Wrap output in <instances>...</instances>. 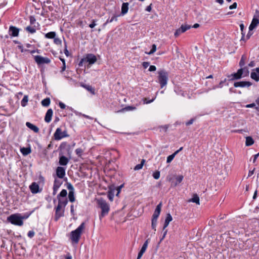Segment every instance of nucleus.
I'll use <instances>...</instances> for the list:
<instances>
[{"label":"nucleus","instance_id":"obj_1","mask_svg":"<svg viewBox=\"0 0 259 259\" xmlns=\"http://www.w3.org/2000/svg\"><path fill=\"white\" fill-rule=\"evenodd\" d=\"M97 203L98 207L101 209V213L99 214V218L101 220L108 214L110 211V206L106 201L102 198L98 199Z\"/></svg>","mask_w":259,"mask_h":259},{"label":"nucleus","instance_id":"obj_2","mask_svg":"<svg viewBox=\"0 0 259 259\" xmlns=\"http://www.w3.org/2000/svg\"><path fill=\"white\" fill-rule=\"evenodd\" d=\"M158 81L160 85L161 88H163L167 84L168 74L167 71L164 69H161L158 71Z\"/></svg>","mask_w":259,"mask_h":259},{"label":"nucleus","instance_id":"obj_3","mask_svg":"<svg viewBox=\"0 0 259 259\" xmlns=\"http://www.w3.org/2000/svg\"><path fill=\"white\" fill-rule=\"evenodd\" d=\"M23 219L20 214H14L9 216L7 220L13 225L21 226L23 224Z\"/></svg>","mask_w":259,"mask_h":259},{"label":"nucleus","instance_id":"obj_4","mask_svg":"<svg viewBox=\"0 0 259 259\" xmlns=\"http://www.w3.org/2000/svg\"><path fill=\"white\" fill-rule=\"evenodd\" d=\"M81 234V225L71 233L70 239L72 242L77 243Z\"/></svg>","mask_w":259,"mask_h":259},{"label":"nucleus","instance_id":"obj_5","mask_svg":"<svg viewBox=\"0 0 259 259\" xmlns=\"http://www.w3.org/2000/svg\"><path fill=\"white\" fill-rule=\"evenodd\" d=\"M68 136L67 132L66 131H62L61 128H57L54 134L55 140L58 141Z\"/></svg>","mask_w":259,"mask_h":259},{"label":"nucleus","instance_id":"obj_6","mask_svg":"<svg viewBox=\"0 0 259 259\" xmlns=\"http://www.w3.org/2000/svg\"><path fill=\"white\" fill-rule=\"evenodd\" d=\"M97 57L93 54H88L86 57L82 58V64L88 63L89 65H92L97 61Z\"/></svg>","mask_w":259,"mask_h":259},{"label":"nucleus","instance_id":"obj_7","mask_svg":"<svg viewBox=\"0 0 259 259\" xmlns=\"http://www.w3.org/2000/svg\"><path fill=\"white\" fill-rule=\"evenodd\" d=\"M34 60L38 65L49 64L51 62V60L49 58L39 55L34 57Z\"/></svg>","mask_w":259,"mask_h":259},{"label":"nucleus","instance_id":"obj_8","mask_svg":"<svg viewBox=\"0 0 259 259\" xmlns=\"http://www.w3.org/2000/svg\"><path fill=\"white\" fill-rule=\"evenodd\" d=\"M109 190L107 194L108 199L110 201H112L114 196V191L115 190V186L114 184L110 185L108 186Z\"/></svg>","mask_w":259,"mask_h":259},{"label":"nucleus","instance_id":"obj_9","mask_svg":"<svg viewBox=\"0 0 259 259\" xmlns=\"http://www.w3.org/2000/svg\"><path fill=\"white\" fill-rule=\"evenodd\" d=\"M252 84V82H251L250 81H241L235 82L234 83V86L235 88H238V87L244 88V87H249L251 86Z\"/></svg>","mask_w":259,"mask_h":259},{"label":"nucleus","instance_id":"obj_10","mask_svg":"<svg viewBox=\"0 0 259 259\" xmlns=\"http://www.w3.org/2000/svg\"><path fill=\"white\" fill-rule=\"evenodd\" d=\"M148 243H149V239H147L145 241L140 251H139V252L138 253L137 259H141V257L142 256L143 254L145 252V251L147 248Z\"/></svg>","mask_w":259,"mask_h":259},{"label":"nucleus","instance_id":"obj_11","mask_svg":"<svg viewBox=\"0 0 259 259\" xmlns=\"http://www.w3.org/2000/svg\"><path fill=\"white\" fill-rule=\"evenodd\" d=\"M250 77L256 81H259V67L252 70L250 74Z\"/></svg>","mask_w":259,"mask_h":259},{"label":"nucleus","instance_id":"obj_12","mask_svg":"<svg viewBox=\"0 0 259 259\" xmlns=\"http://www.w3.org/2000/svg\"><path fill=\"white\" fill-rule=\"evenodd\" d=\"M10 35L13 37L18 36L19 35V29L15 26H11L9 30Z\"/></svg>","mask_w":259,"mask_h":259},{"label":"nucleus","instance_id":"obj_13","mask_svg":"<svg viewBox=\"0 0 259 259\" xmlns=\"http://www.w3.org/2000/svg\"><path fill=\"white\" fill-rule=\"evenodd\" d=\"M63 214L64 210L62 209V208H61L59 206H57L56 208L55 220L57 221L60 217L63 215Z\"/></svg>","mask_w":259,"mask_h":259},{"label":"nucleus","instance_id":"obj_14","mask_svg":"<svg viewBox=\"0 0 259 259\" xmlns=\"http://www.w3.org/2000/svg\"><path fill=\"white\" fill-rule=\"evenodd\" d=\"M56 174L57 176L60 179H62L64 178L65 175V168L63 167H58L56 169Z\"/></svg>","mask_w":259,"mask_h":259},{"label":"nucleus","instance_id":"obj_15","mask_svg":"<svg viewBox=\"0 0 259 259\" xmlns=\"http://www.w3.org/2000/svg\"><path fill=\"white\" fill-rule=\"evenodd\" d=\"M61 184L62 182L60 180L55 179L53 186V195H55L56 194L57 191H58Z\"/></svg>","mask_w":259,"mask_h":259},{"label":"nucleus","instance_id":"obj_16","mask_svg":"<svg viewBox=\"0 0 259 259\" xmlns=\"http://www.w3.org/2000/svg\"><path fill=\"white\" fill-rule=\"evenodd\" d=\"M58 199V204L57 206H59L61 208L64 207L67 203V200L66 198H61L57 197Z\"/></svg>","mask_w":259,"mask_h":259},{"label":"nucleus","instance_id":"obj_17","mask_svg":"<svg viewBox=\"0 0 259 259\" xmlns=\"http://www.w3.org/2000/svg\"><path fill=\"white\" fill-rule=\"evenodd\" d=\"M53 113V112L52 109L48 110L45 118V120L46 122L49 123L51 121Z\"/></svg>","mask_w":259,"mask_h":259},{"label":"nucleus","instance_id":"obj_18","mask_svg":"<svg viewBox=\"0 0 259 259\" xmlns=\"http://www.w3.org/2000/svg\"><path fill=\"white\" fill-rule=\"evenodd\" d=\"M68 188L70 190L68 194V198L71 202H73L75 200V198L74 196V192L73 191V187L71 185L69 184L68 186Z\"/></svg>","mask_w":259,"mask_h":259},{"label":"nucleus","instance_id":"obj_19","mask_svg":"<svg viewBox=\"0 0 259 259\" xmlns=\"http://www.w3.org/2000/svg\"><path fill=\"white\" fill-rule=\"evenodd\" d=\"M32 193H37L38 192L39 186L35 182L32 183L29 187Z\"/></svg>","mask_w":259,"mask_h":259},{"label":"nucleus","instance_id":"obj_20","mask_svg":"<svg viewBox=\"0 0 259 259\" xmlns=\"http://www.w3.org/2000/svg\"><path fill=\"white\" fill-rule=\"evenodd\" d=\"M128 10V3H123L121 6V15H124L126 14Z\"/></svg>","mask_w":259,"mask_h":259},{"label":"nucleus","instance_id":"obj_21","mask_svg":"<svg viewBox=\"0 0 259 259\" xmlns=\"http://www.w3.org/2000/svg\"><path fill=\"white\" fill-rule=\"evenodd\" d=\"M26 125L28 128L32 130L35 133H37L39 132V128L36 126L33 125V124L29 122H27L26 123Z\"/></svg>","mask_w":259,"mask_h":259},{"label":"nucleus","instance_id":"obj_22","mask_svg":"<svg viewBox=\"0 0 259 259\" xmlns=\"http://www.w3.org/2000/svg\"><path fill=\"white\" fill-rule=\"evenodd\" d=\"M82 87L88 91H89L92 95H95V89L92 87L91 85L89 84H82Z\"/></svg>","mask_w":259,"mask_h":259},{"label":"nucleus","instance_id":"obj_23","mask_svg":"<svg viewBox=\"0 0 259 259\" xmlns=\"http://www.w3.org/2000/svg\"><path fill=\"white\" fill-rule=\"evenodd\" d=\"M243 70H246V74L245 76L248 75L249 74L248 68L247 66H245L244 67H241L240 69H238L237 71V74L240 76L241 78L242 77V75L243 73Z\"/></svg>","mask_w":259,"mask_h":259},{"label":"nucleus","instance_id":"obj_24","mask_svg":"<svg viewBox=\"0 0 259 259\" xmlns=\"http://www.w3.org/2000/svg\"><path fill=\"white\" fill-rule=\"evenodd\" d=\"M136 107L133 106H127L124 108H122L121 109L117 111L116 112H124L125 111H131L136 109Z\"/></svg>","mask_w":259,"mask_h":259},{"label":"nucleus","instance_id":"obj_25","mask_svg":"<svg viewBox=\"0 0 259 259\" xmlns=\"http://www.w3.org/2000/svg\"><path fill=\"white\" fill-rule=\"evenodd\" d=\"M227 77L230 78V80H237L241 78L237 72L228 75Z\"/></svg>","mask_w":259,"mask_h":259},{"label":"nucleus","instance_id":"obj_26","mask_svg":"<svg viewBox=\"0 0 259 259\" xmlns=\"http://www.w3.org/2000/svg\"><path fill=\"white\" fill-rule=\"evenodd\" d=\"M68 162V159L64 156H62L59 159V164L61 165H66Z\"/></svg>","mask_w":259,"mask_h":259},{"label":"nucleus","instance_id":"obj_27","mask_svg":"<svg viewBox=\"0 0 259 259\" xmlns=\"http://www.w3.org/2000/svg\"><path fill=\"white\" fill-rule=\"evenodd\" d=\"M254 140L251 137L248 136L246 137L245 145L246 146H250L254 144Z\"/></svg>","mask_w":259,"mask_h":259},{"label":"nucleus","instance_id":"obj_28","mask_svg":"<svg viewBox=\"0 0 259 259\" xmlns=\"http://www.w3.org/2000/svg\"><path fill=\"white\" fill-rule=\"evenodd\" d=\"M189 201L195 203L197 204H200L199 197L197 194H194L193 195V197Z\"/></svg>","mask_w":259,"mask_h":259},{"label":"nucleus","instance_id":"obj_29","mask_svg":"<svg viewBox=\"0 0 259 259\" xmlns=\"http://www.w3.org/2000/svg\"><path fill=\"white\" fill-rule=\"evenodd\" d=\"M20 151L22 154L24 156L30 154L31 152L30 148L23 147L20 149Z\"/></svg>","mask_w":259,"mask_h":259},{"label":"nucleus","instance_id":"obj_30","mask_svg":"<svg viewBox=\"0 0 259 259\" xmlns=\"http://www.w3.org/2000/svg\"><path fill=\"white\" fill-rule=\"evenodd\" d=\"M246 59H247V57H246V55H245V54L242 55L241 56V59L239 61V65L240 66V67H243L244 66V65L245 64V61L246 60Z\"/></svg>","mask_w":259,"mask_h":259},{"label":"nucleus","instance_id":"obj_31","mask_svg":"<svg viewBox=\"0 0 259 259\" xmlns=\"http://www.w3.org/2000/svg\"><path fill=\"white\" fill-rule=\"evenodd\" d=\"M180 28L181 29V32H183V33H184L187 30L190 29L191 28V26L188 24L182 25Z\"/></svg>","mask_w":259,"mask_h":259},{"label":"nucleus","instance_id":"obj_32","mask_svg":"<svg viewBox=\"0 0 259 259\" xmlns=\"http://www.w3.org/2000/svg\"><path fill=\"white\" fill-rule=\"evenodd\" d=\"M56 33L54 31L48 32L45 34V37L47 38H54L56 36Z\"/></svg>","mask_w":259,"mask_h":259},{"label":"nucleus","instance_id":"obj_33","mask_svg":"<svg viewBox=\"0 0 259 259\" xmlns=\"http://www.w3.org/2000/svg\"><path fill=\"white\" fill-rule=\"evenodd\" d=\"M50 104V99L49 98H47L41 101V104L43 106L48 107Z\"/></svg>","mask_w":259,"mask_h":259},{"label":"nucleus","instance_id":"obj_34","mask_svg":"<svg viewBox=\"0 0 259 259\" xmlns=\"http://www.w3.org/2000/svg\"><path fill=\"white\" fill-rule=\"evenodd\" d=\"M183 176L182 175H179L176 178V182L174 184V186H176L177 185L182 182L183 179Z\"/></svg>","mask_w":259,"mask_h":259},{"label":"nucleus","instance_id":"obj_35","mask_svg":"<svg viewBox=\"0 0 259 259\" xmlns=\"http://www.w3.org/2000/svg\"><path fill=\"white\" fill-rule=\"evenodd\" d=\"M28 101V97L27 95H25L21 101V105L23 107H25Z\"/></svg>","mask_w":259,"mask_h":259},{"label":"nucleus","instance_id":"obj_36","mask_svg":"<svg viewBox=\"0 0 259 259\" xmlns=\"http://www.w3.org/2000/svg\"><path fill=\"white\" fill-rule=\"evenodd\" d=\"M157 219H158L152 218L151 227L154 231H156Z\"/></svg>","mask_w":259,"mask_h":259},{"label":"nucleus","instance_id":"obj_37","mask_svg":"<svg viewBox=\"0 0 259 259\" xmlns=\"http://www.w3.org/2000/svg\"><path fill=\"white\" fill-rule=\"evenodd\" d=\"M67 191L65 189L62 190L60 194L57 196V197H61V198H66L67 195Z\"/></svg>","mask_w":259,"mask_h":259},{"label":"nucleus","instance_id":"obj_38","mask_svg":"<svg viewBox=\"0 0 259 259\" xmlns=\"http://www.w3.org/2000/svg\"><path fill=\"white\" fill-rule=\"evenodd\" d=\"M119 16V15L118 16H116V15H114L111 19H108L106 21V22L104 24V25H106L107 23H111L113 21H117V17Z\"/></svg>","mask_w":259,"mask_h":259},{"label":"nucleus","instance_id":"obj_39","mask_svg":"<svg viewBox=\"0 0 259 259\" xmlns=\"http://www.w3.org/2000/svg\"><path fill=\"white\" fill-rule=\"evenodd\" d=\"M25 29L30 33H34L36 31V29L34 27L30 26L26 27Z\"/></svg>","mask_w":259,"mask_h":259},{"label":"nucleus","instance_id":"obj_40","mask_svg":"<svg viewBox=\"0 0 259 259\" xmlns=\"http://www.w3.org/2000/svg\"><path fill=\"white\" fill-rule=\"evenodd\" d=\"M258 24H259V19L257 18L253 17V18L251 21V24L256 27Z\"/></svg>","mask_w":259,"mask_h":259},{"label":"nucleus","instance_id":"obj_41","mask_svg":"<svg viewBox=\"0 0 259 259\" xmlns=\"http://www.w3.org/2000/svg\"><path fill=\"white\" fill-rule=\"evenodd\" d=\"M156 50V46L155 44H153L152 46V48L150 52H146L145 53L148 55H151L153 54Z\"/></svg>","mask_w":259,"mask_h":259},{"label":"nucleus","instance_id":"obj_42","mask_svg":"<svg viewBox=\"0 0 259 259\" xmlns=\"http://www.w3.org/2000/svg\"><path fill=\"white\" fill-rule=\"evenodd\" d=\"M145 162V160L143 159L141 161V163L137 164L134 168L135 170H139L142 168L144 163Z\"/></svg>","mask_w":259,"mask_h":259},{"label":"nucleus","instance_id":"obj_43","mask_svg":"<svg viewBox=\"0 0 259 259\" xmlns=\"http://www.w3.org/2000/svg\"><path fill=\"white\" fill-rule=\"evenodd\" d=\"M240 30L241 31V40H244L245 39V33L244 32V25L243 24H241L240 25Z\"/></svg>","mask_w":259,"mask_h":259},{"label":"nucleus","instance_id":"obj_44","mask_svg":"<svg viewBox=\"0 0 259 259\" xmlns=\"http://www.w3.org/2000/svg\"><path fill=\"white\" fill-rule=\"evenodd\" d=\"M176 155L175 154V153H174L171 155H169L167 157L166 162L167 163H170L174 159V157H175Z\"/></svg>","mask_w":259,"mask_h":259},{"label":"nucleus","instance_id":"obj_45","mask_svg":"<svg viewBox=\"0 0 259 259\" xmlns=\"http://www.w3.org/2000/svg\"><path fill=\"white\" fill-rule=\"evenodd\" d=\"M252 34H253V32L252 31H248V32L247 34L246 37H245V39L244 40H241V39L240 41H243L244 42H245L247 40H248V39H249L250 38V37L252 35Z\"/></svg>","mask_w":259,"mask_h":259},{"label":"nucleus","instance_id":"obj_46","mask_svg":"<svg viewBox=\"0 0 259 259\" xmlns=\"http://www.w3.org/2000/svg\"><path fill=\"white\" fill-rule=\"evenodd\" d=\"M162 206V203L160 202L154 210L155 212H157L158 213H160L161 209Z\"/></svg>","mask_w":259,"mask_h":259},{"label":"nucleus","instance_id":"obj_47","mask_svg":"<svg viewBox=\"0 0 259 259\" xmlns=\"http://www.w3.org/2000/svg\"><path fill=\"white\" fill-rule=\"evenodd\" d=\"M245 107L246 108H254L256 111H259V109H256V107H257V106H256V105L254 103L247 104V105H245Z\"/></svg>","mask_w":259,"mask_h":259},{"label":"nucleus","instance_id":"obj_48","mask_svg":"<svg viewBox=\"0 0 259 259\" xmlns=\"http://www.w3.org/2000/svg\"><path fill=\"white\" fill-rule=\"evenodd\" d=\"M152 176L155 179H156V180L158 179L160 177V171L156 170V171L153 172Z\"/></svg>","mask_w":259,"mask_h":259},{"label":"nucleus","instance_id":"obj_49","mask_svg":"<svg viewBox=\"0 0 259 259\" xmlns=\"http://www.w3.org/2000/svg\"><path fill=\"white\" fill-rule=\"evenodd\" d=\"M54 42L57 45H61L62 44V41L61 40L58 38V37H56V36L54 38Z\"/></svg>","mask_w":259,"mask_h":259},{"label":"nucleus","instance_id":"obj_50","mask_svg":"<svg viewBox=\"0 0 259 259\" xmlns=\"http://www.w3.org/2000/svg\"><path fill=\"white\" fill-rule=\"evenodd\" d=\"M183 32H181V29L180 28L177 29L175 33H174V36L176 37H178L181 33H182Z\"/></svg>","mask_w":259,"mask_h":259},{"label":"nucleus","instance_id":"obj_51","mask_svg":"<svg viewBox=\"0 0 259 259\" xmlns=\"http://www.w3.org/2000/svg\"><path fill=\"white\" fill-rule=\"evenodd\" d=\"M172 220V218L170 213H167L165 221L168 222H170Z\"/></svg>","mask_w":259,"mask_h":259},{"label":"nucleus","instance_id":"obj_52","mask_svg":"<svg viewBox=\"0 0 259 259\" xmlns=\"http://www.w3.org/2000/svg\"><path fill=\"white\" fill-rule=\"evenodd\" d=\"M227 79L225 78L223 80H221L218 85L217 88H221L223 87L224 83L226 81Z\"/></svg>","mask_w":259,"mask_h":259},{"label":"nucleus","instance_id":"obj_53","mask_svg":"<svg viewBox=\"0 0 259 259\" xmlns=\"http://www.w3.org/2000/svg\"><path fill=\"white\" fill-rule=\"evenodd\" d=\"M163 231V235H162V237H161V238L160 239V242H161L164 239V238L165 237V236H166V235L167 234V230H164Z\"/></svg>","mask_w":259,"mask_h":259},{"label":"nucleus","instance_id":"obj_54","mask_svg":"<svg viewBox=\"0 0 259 259\" xmlns=\"http://www.w3.org/2000/svg\"><path fill=\"white\" fill-rule=\"evenodd\" d=\"M195 119V118L191 119L190 120H189V121H188L187 122H186V125L187 126H189V125L193 124V123Z\"/></svg>","mask_w":259,"mask_h":259},{"label":"nucleus","instance_id":"obj_55","mask_svg":"<svg viewBox=\"0 0 259 259\" xmlns=\"http://www.w3.org/2000/svg\"><path fill=\"white\" fill-rule=\"evenodd\" d=\"M124 184H122V185H120L119 186L117 187V188L115 187V190H117L118 191V193H120L121 189L123 187Z\"/></svg>","mask_w":259,"mask_h":259},{"label":"nucleus","instance_id":"obj_56","mask_svg":"<svg viewBox=\"0 0 259 259\" xmlns=\"http://www.w3.org/2000/svg\"><path fill=\"white\" fill-rule=\"evenodd\" d=\"M96 21L95 20H93L92 22L89 25V27L91 28H94L96 25Z\"/></svg>","mask_w":259,"mask_h":259},{"label":"nucleus","instance_id":"obj_57","mask_svg":"<svg viewBox=\"0 0 259 259\" xmlns=\"http://www.w3.org/2000/svg\"><path fill=\"white\" fill-rule=\"evenodd\" d=\"M150 65V62H143L142 63V66L144 68H147Z\"/></svg>","mask_w":259,"mask_h":259},{"label":"nucleus","instance_id":"obj_58","mask_svg":"<svg viewBox=\"0 0 259 259\" xmlns=\"http://www.w3.org/2000/svg\"><path fill=\"white\" fill-rule=\"evenodd\" d=\"M156 70V67L155 66L151 65L150 66L148 70L149 71H155Z\"/></svg>","mask_w":259,"mask_h":259},{"label":"nucleus","instance_id":"obj_59","mask_svg":"<svg viewBox=\"0 0 259 259\" xmlns=\"http://www.w3.org/2000/svg\"><path fill=\"white\" fill-rule=\"evenodd\" d=\"M35 233L33 231H29L28 233V236L30 238H32L34 236Z\"/></svg>","mask_w":259,"mask_h":259},{"label":"nucleus","instance_id":"obj_60","mask_svg":"<svg viewBox=\"0 0 259 259\" xmlns=\"http://www.w3.org/2000/svg\"><path fill=\"white\" fill-rule=\"evenodd\" d=\"M64 53H65V54L66 55V56H67V57L69 56V51H68V50L67 49V45H66V43L65 44Z\"/></svg>","mask_w":259,"mask_h":259},{"label":"nucleus","instance_id":"obj_61","mask_svg":"<svg viewBox=\"0 0 259 259\" xmlns=\"http://www.w3.org/2000/svg\"><path fill=\"white\" fill-rule=\"evenodd\" d=\"M237 4L236 2L234 3L232 5L230 6L229 9L232 10L237 8Z\"/></svg>","mask_w":259,"mask_h":259},{"label":"nucleus","instance_id":"obj_62","mask_svg":"<svg viewBox=\"0 0 259 259\" xmlns=\"http://www.w3.org/2000/svg\"><path fill=\"white\" fill-rule=\"evenodd\" d=\"M258 156H259V152L257 154H255L253 156V160H252L253 163H255L256 162V159L257 158V157Z\"/></svg>","mask_w":259,"mask_h":259},{"label":"nucleus","instance_id":"obj_63","mask_svg":"<svg viewBox=\"0 0 259 259\" xmlns=\"http://www.w3.org/2000/svg\"><path fill=\"white\" fill-rule=\"evenodd\" d=\"M250 67H253L255 66V62L254 61H251L248 65Z\"/></svg>","mask_w":259,"mask_h":259},{"label":"nucleus","instance_id":"obj_64","mask_svg":"<svg viewBox=\"0 0 259 259\" xmlns=\"http://www.w3.org/2000/svg\"><path fill=\"white\" fill-rule=\"evenodd\" d=\"M159 214H160L159 213L154 211L153 214V215H152V218L158 219V218L159 217Z\"/></svg>","mask_w":259,"mask_h":259}]
</instances>
